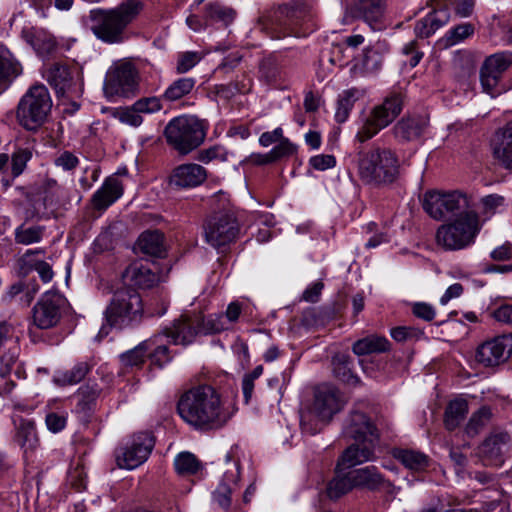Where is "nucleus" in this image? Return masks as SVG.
<instances>
[{"label": "nucleus", "instance_id": "nucleus-8", "mask_svg": "<svg viewBox=\"0 0 512 512\" xmlns=\"http://www.w3.org/2000/svg\"><path fill=\"white\" fill-rule=\"evenodd\" d=\"M421 202L423 210L436 221L474 210L473 196L462 190H427Z\"/></svg>", "mask_w": 512, "mask_h": 512}, {"label": "nucleus", "instance_id": "nucleus-51", "mask_svg": "<svg viewBox=\"0 0 512 512\" xmlns=\"http://www.w3.org/2000/svg\"><path fill=\"white\" fill-rule=\"evenodd\" d=\"M353 483L350 478V471L343 476L337 475L329 481L326 492L330 499H338L351 491Z\"/></svg>", "mask_w": 512, "mask_h": 512}, {"label": "nucleus", "instance_id": "nucleus-27", "mask_svg": "<svg viewBox=\"0 0 512 512\" xmlns=\"http://www.w3.org/2000/svg\"><path fill=\"white\" fill-rule=\"evenodd\" d=\"M428 125L421 116H408L399 120L392 128V133L399 143L414 141L422 136Z\"/></svg>", "mask_w": 512, "mask_h": 512}, {"label": "nucleus", "instance_id": "nucleus-24", "mask_svg": "<svg viewBox=\"0 0 512 512\" xmlns=\"http://www.w3.org/2000/svg\"><path fill=\"white\" fill-rule=\"evenodd\" d=\"M21 37L41 58L49 57L57 49L56 38L44 28L24 27Z\"/></svg>", "mask_w": 512, "mask_h": 512}, {"label": "nucleus", "instance_id": "nucleus-37", "mask_svg": "<svg viewBox=\"0 0 512 512\" xmlns=\"http://www.w3.org/2000/svg\"><path fill=\"white\" fill-rule=\"evenodd\" d=\"M138 247L144 254L162 257L165 253L164 235L159 230L144 231L138 238Z\"/></svg>", "mask_w": 512, "mask_h": 512}, {"label": "nucleus", "instance_id": "nucleus-29", "mask_svg": "<svg viewBox=\"0 0 512 512\" xmlns=\"http://www.w3.org/2000/svg\"><path fill=\"white\" fill-rule=\"evenodd\" d=\"M433 11L416 22L414 32L419 38H428L436 30L448 23L450 14L445 9L437 7L436 2L431 1Z\"/></svg>", "mask_w": 512, "mask_h": 512}, {"label": "nucleus", "instance_id": "nucleus-46", "mask_svg": "<svg viewBox=\"0 0 512 512\" xmlns=\"http://www.w3.org/2000/svg\"><path fill=\"white\" fill-rule=\"evenodd\" d=\"M355 7L370 25L378 22L384 12L383 0H356Z\"/></svg>", "mask_w": 512, "mask_h": 512}, {"label": "nucleus", "instance_id": "nucleus-62", "mask_svg": "<svg viewBox=\"0 0 512 512\" xmlns=\"http://www.w3.org/2000/svg\"><path fill=\"white\" fill-rule=\"evenodd\" d=\"M67 481L76 491L84 490L87 484V474L84 467L81 464L72 467L68 472Z\"/></svg>", "mask_w": 512, "mask_h": 512}, {"label": "nucleus", "instance_id": "nucleus-44", "mask_svg": "<svg viewBox=\"0 0 512 512\" xmlns=\"http://www.w3.org/2000/svg\"><path fill=\"white\" fill-rule=\"evenodd\" d=\"M394 455L406 468L413 471H423L429 466V457L420 451L401 449Z\"/></svg>", "mask_w": 512, "mask_h": 512}, {"label": "nucleus", "instance_id": "nucleus-60", "mask_svg": "<svg viewBox=\"0 0 512 512\" xmlns=\"http://www.w3.org/2000/svg\"><path fill=\"white\" fill-rule=\"evenodd\" d=\"M491 416V411L487 407L480 408L477 412H475L467 426H466V432L467 434L473 436L478 433V431L489 421Z\"/></svg>", "mask_w": 512, "mask_h": 512}, {"label": "nucleus", "instance_id": "nucleus-53", "mask_svg": "<svg viewBox=\"0 0 512 512\" xmlns=\"http://www.w3.org/2000/svg\"><path fill=\"white\" fill-rule=\"evenodd\" d=\"M206 19L214 22L230 24L234 20V11L219 3H210L206 6Z\"/></svg>", "mask_w": 512, "mask_h": 512}, {"label": "nucleus", "instance_id": "nucleus-42", "mask_svg": "<svg viewBox=\"0 0 512 512\" xmlns=\"http://www.w3.org/2000/svg\"><path fill=\"white\" fill-rule=\"evenodd\" d=\"M15 441L24 449L25 453L34 451L37 448L39 439L32 421L25 419L20 421L17 427Z\"/></svg>", "mask_w": 512, "mask_h": 512}, {"label": "nucleus", "instance_id": "nucleus-58", "mask_svg": "<svg viewBox=\"0 0 512 512\" xmlns=\"http://www.w3.org/2000/svg\"><path fill=\"white\" fill-rule=\"evenodd\" d=\"M202 59V55L195 51H186L178 54L176 73L184 74L195 67Z\"/></svg>", "mask_w": 512, "mask_h": 512}, {"label": "nucleus", "instance_id": "nucleus-19", "mask_svg": "<svg viewBox=\"0 0 512 512\" xmlns=\"http://www.w3.org/2000/svg\"><path fill=\"white\" fill-rule=\"evenodd\" d=\"M125 285L132 288L150 289L159 282L158 267L154 262L137 260L122 273Z\"/></svg>", "mask_w": 512, "mask_h": 512}, {"label": "nucleus", "instance_id": "nucleus-21", "mask_svg": "<svg viewBox=\"0 0 512 512\" xmlns=\"http://www.w3.org/2000/svg\"><path fill=\"white\" fill-rule=\"evenodd\" d=\"M379 442L354 441L340 455L336 469L341 471L376 459L375 448Z\"/></svg>", "mask_w": 512, "mask_h": 512}, {"label": "nucleus", "instance_id": "nucleus-16", "mask_svg": "<svg viewBox=\"0 0 512 512\" xmlns=\"http://www.w3.org/2000/svg\"><path fill=\"white\" fill-rule=\"evenodd\" d=\"M138 89L137 72L130 63L111 68L106 76L104 91L107 95L133 96Z\"/></svg>", "mask_w": 512, "mask_h": 512}, {"label": "nucleus", "instance_id": "nucleus-54", "mask_svg": "<svg viewBox=\"0 0 512 512\" xmlns=\"http://www.w3.org/2000/svg\"><path fill=\"white\" fill-rule=\"evenodd\" d=\"M382 63V54L373 48H367L363 52L359 65L366 73H375L380 70Z\"/></svg>", "mask_w": 512, "mask_h": 512}, {"label": "nucleus", "instance_id": "nucleus-55", "mask_svg": "<svg viewBox=\"0 0 512 512\" xmlns=\"http://www.w3.org/2000/svg\"><path fill=\"white\" fill-rule=\"evenodd\" d=\"M474 33V26L471 23H462L451 28L445 35L447 46H453L469 38Z\"/></svg>", "mask_w": 512, "mask_h": 512}, {"label": "nucleus", "instance_id": "nucleus-33", "mask_svg": "<svg viewBox=\"0 0 512 512\" xmlns=\"http://www.w3.org/2000/svg\"><path fill=\"white\" fill-rule=\"evenodd\" d=\"M95 365L93 358L77 361L70 369L57 372L53 381L62 387L76 385L85 379Z\"/></svg>", "mask_w": 512, "mask_h": 512}, {"label": "nucleus", "instance_id": "nucleus-50", "mask_svg": "<svg viewBox=\"0 0 512 512\" xmlns=\"http://www.w3.org/2000/svg\"><path fill=\"white\" fill-rule=\"evenodd\" d=\"M33 157V148L18 146L11 155V175L15 179L26 169L27 163Z\"/></svg>", "mask_w": 512, "mask_h": 512}, {"label": "nucleus", "instance_id": "nucleus-4", "mask_svg": "<svg viewBox=\"0 0 512 512\" xmlns=\"http://www.w3.org/2000/svg\"><path fill=\"white\" fill-rule=\"evenodd\" d=\"M482 226L483 221L476 210L462 212L437 228L435 242L444 251L466 249L474 245Z\"/></svg>", "mask_w": 512, "mask_h": 512}, {"label": "nucleus", "instance_id": "nucleus-10", "mask_svg": "<svg viewBox=\"0 0 512 512\" xmlns=\"http://www.w3.org/2000/svg\"><path fill=\"white\" fill-rule=\"evenodd\" d=\"M52 108L49 91L43 84L31 86L22 96L17 107V118L27 130L38 129L46 120Z\"/></svg>", "mask_w": 512, "mask_h": 512}, {"label": "nucleus", "instance_id": "nucleus-48", "mask_svg": "<svg viewBox=\"0 0 512 512\" xmlns=\"http://www.w3.org/2000/svg\"><path fill=\"white\" fill-rule=\"evenodd\" d=\"M154 340H144L133 349L120 355V360L125 367H141L145 359L148 358L147 352L149 350V344L153 343Z\"/></svg>", "mask_w": 512, "mask_h": 512}, {"label": "nucleus", "instance_id": "nucleus-20", "mask_svg": "<svg viewBox=\"0 0 512 512\" xmlns=\"http://www.w3.org/2000/svg\"><path fill=\"white\" fill-rule=\"evenodd\" d=\"M197 323L195 314H182L170 325L164 327L161 333L168 344L187 346L195 340L197 335H200Z\"/></svg>", "mask_w": 512, "mask_h": 512}, {"label": "nucleus", "instance_id": "nucleus-11", "mask_svg": "<svg viewBox=\"0 0 512 512\" xmlns=\"http://www.w3.org/2000/svg\"><path fill=\"white\" fill-rule=\"evenodd\" d=\"M142 314L143 304L140 294L129 288L116 290L104 311L106 322L110 326L119 328L140 322Z\"/></svg>", "mask_w": 512, "mask_h": 512}, {"label": "nucleus", "instance_id": "nucleus-63", "mask_svg": "<svg viewBox=\"0 0 512 512\" xmlns=\"http://www.w3.org/2000/svg\"><path fill=\"white\" fill-rule=\"evenodd\" d=\"M117 117L121 123L130 125L132 127H139L143 123V117L134 105L120 109L117 112Z\"/></svg>", "mask_w": 512, "mask_h": 512}, {"label": "nucleus", "instance_id": "nucleus-35", "mask_svg": "<svg viewBox=\"0 0 512 512\" xmlns=\"http://www.w3.org/2000/svg\"><path fill=\"white\" fill-rule=\"evenodd\" d=\"M391 344L385 336L368 335L354 342L352 351L358 356L379 354L390 350Z\"/></svg>", "mask_w": 512, "mask_h": 512}, {"label": "nucleus", "instance_id": "nucleus-47", "mask_svg": "<svg viewBox=\"0 0 512 512\" xmlns=\"http://www.w3.org/2000/svg\"><path fill=\"white\" fill-rule=\"evenodd\" d=\"M507 207L506 199L498 194H490L480 200V217L483 221L490 219L493 215L503 212Z\"/></svg>", "mask_w": 512, "mask_h": 512}, {"label": "nucleus", "instance_id": "nucleus-25", "mask_svg": "<svg viewBox=\"0 0 512 512\" xmlns=\"http://www.w3.org/2000/svg\"><path fill=\"white\" fill-rule=\"evenodd\" d=\"M101 388L97 384L87 383L80 386L76 392L77 403L74 413L83 423H88L93 415Z\"/></svg>", "mask_w": 512, "mask_h": 512}, {"label": "nucleus", "instance_id": "nucleus-49", "mask_svg": "<svg viewBox=\"0 0 512 512\" xmlns=\"http://www.w3.org/2000/svg\"><path fill=\"white\" fill-rule=\"evenodd\" d=\"M176 472L182 476L195 475L202 468L201 462L190 452H181L174 459Z\"/></svg>", "mask_w": 512, "mask_h": 512}, {"label": "nucleus", "instance_id": "nucleus-40", "mask_svg": "<svg viewBox=\"0 0 512 512\" xmlns=\"http://www.w3.org/2000/svg\"><path fill=\"white\" fill-rule=\"evenodd\" d=\"M363 96L361 90L350 88L339 94L335 111V120L344 123L352 111L354 104Z\"/></svg>", "mask_w": 512, "mask_h": 512}, {"label": "nucleus", "instance_id": "nucleus-14", "mask_svg": "<svg viewBox=\"0 0 512 512\" xmlns=\"http://www.w3.org/2000/svg\"><path fill=\"white\" fill-rule=\"evenodd\" d=\"M155 445L150 432L135 434L124 446L116 450V462L120 468L135 469L149 457Z\"/></svg>", "mask_w": 512, "mask_h": 512}, {"label": "nucleus", "instance_id": "nucleus-32", "mask_svg": "<svg viewBox=\"0 0 512 512\" xmlns=\"http://www.w3.org/2000/svg\"><path fill=\"white\" fill-rule=\"evenodd\" d=\"M46 79L58 96H65L72 92L75 85L70 68L60 63L53 64L47 70Z\"/></svg>", "mask_w": 512, "mask_h": 512}, {"label": "nucleus", "instance_id": "nucleus-59", "mask_svg": "<svg viewBox=\"0 0 512 512\" xmlns=\"http://www.w3.org/2000/svg\"><path fill=\"white\" fill-rule=\"evenodd\" d=\"M164 99L162 98V95L157 96H150V97H142L138 99L136 102L133 103L134 108L139 111V113L142 114H153L160 110H162L163 105L162 102Z\"/></svg>", "mask_w": 512, "mask_h": 512}, {"label": "nucleus", "instance_id": "nucleus-1", "mask_svg": "<svg viewBox=\"0 0 512 512\" xmlns=\"http://www.w3.org/2000/svg\"><path fill=\"white\" fill-rule=\"evenodd\" d=\"M180 417L196 430L211 431L224 427L233 416L219 391L202 384L184 392L177 404Z\"/></svg>", "mask_w": 512, "mask_h": 512}, {"label": "nucleus", "instance_id": "nucleus-6", "mask_svg": "<svg viewBox=\"0 0 512 512\" xmlns=\"http://www.w3.org/2000/svg\"><path fill=\"white\" fill-rule=\"evenodd\" d=\"M343 405L344 401L338 389L329 385L317 387L312 405L301 414L302 431L310 435L320 432Z\"/></svg>", "mask_w": 512, "mask_h": 512}, {"label": "nucleus", "instance_id": "nucleus-3", "mask_svg": "<svg viewBox=\"0 0 512 512\" xmlns=\"http://www.w3.org/2000/svg\"><path fill=\"white\" fill-rule=\"evenodd\" d=\"M213 211L203 223L205 241L220 250L234 242L240 232L235 211L225 193H218L212 198Z\"/></svg>", "mask_w": 512, "mask_h": 512}, {"label": "nucleus", "instance_id": "nucleus-52", "mask_svg": "<svg viewBox=\"0 0 512 512\" xmlns=\"http://www.w3.org/2000/svg\"><path fill=\"white\" fill-rule=\"evenodd\" d=\"M437 3V7L445 9L453 8L457 16L465 18L469 17L475 6V0H431Z\"/></svg>", "mask_w": 512, "mask_h": 512}, {"label": "nucleus", "instance_id": "nucleus-45", "mask_svg": "<svg viewBox=\"0 0 512 512\" xmlns=\"http://www.w3.org/2000/svg\"><path fill=\"white\" fill-rule=\"evenodd\" d=\"M195 316L198 320L197 324L200 335L217 334L229 329L223 314H210L206 317L195 314Z\"/></svg>", "mask_w": 512, "mask_h": 512}, {"label": "nucleus", "instance_id": "nucleus-43", "mask_svg": "<svg viewBox=\"0 0 512 512\" xmlns=\"http://www.w3.org/2000/svg\"><path fill=\"white\" fill-rule=\"evenodd\" d=\"M468 404L463 399L450 401L445 410L444 424L448 430H454L465 419Z\"/></svg>", "mask_w": 512, "mask_h": 512}, {"label": "nucleus", "instance_id": "nucleus-30", "mask_svg": "<svg viewBox=\"0 0 512 512\" xmlns=\"http://www.w3.org/2000/svg\"><path fill=\"white\" fill-rule=\"evenodd\" d=\"M22 73L21 62L5 45L0 44V88H8Z\"/></svg>", "mask_w": 512, "mask_h": 512}, {"label": "nucleus", "instance_id": "nucleus-2", "mask_svg": "<svg viewBox=\"0 0 512 512\" xmlns=\"http://www.w3.org/2000/svg\"><path fill=\"white\" fill-rule=\"evenodd\" d=\"M144 9L143 0H122L113 8H95L89 11V29L101 42L109 45L124 43L128 27Z\"/></svg>", "mask_w": 512, "mask_h": 512}, {"label": "nucleus", "instance_id": "nucleus-26", "mask_svg": "<svg viewBox=\"0 0 512 512\" xmlns=\"http://www.w3.org/2000/svg\"><path fill=\"white\" fill-rule=\"evenodd\" d=\"M492 146L494 157L512 172V119L496 131Z\"/></svg>", "mask_w": 512, "mask_h": 512}, {"label": "nucleus", "instance_id": "nucleus-64", "mask_svg": "<svg viewBox=\"0 0 512 512\" xmlns=\"http://www.w3.org/2000/svg\"><path fill=\"white\" fill-rule=\"evenodd\" d=\"M296 151L297 146L293 144L288 138L282 136V138L279 140V143L270 150V153L272 159H274V162H276L283 157H288L295 154Z\"/></svg>", "mask_w": 512, "mask_h": 512}, {"label": "nucleus", "instance_id": "nucleus-36", "mask_svg": "<svg viewBox=\"0 0 512 512\" xmlns=\"http://www.w3.org/2000/svg\"><path fill=\"white\" fill-rule=\"evenodd\" d=\"M164 335L159 332L153 335L148 340H154L153 343L149 344V350L147 352L148 359L152 366L157 368H163L165 365L170 363L173 359V354L169 349L168 345L164 343Z\"/></svg>", "mask_w": 512, "mask_h": 512}, {"label": "nucleus", "instance_id": "nucleus-17", "mask_svg": "<svg viewBox=\"0 0 512 512\" xmlns=\"http://www.w3.org/2000/svg\"><path fill=\"white\" fill-rule=\"evenodd\" d=\"M512 354V333L493 337L478 346L476 360L485 367L505 363Z\"/></svg>", "mask_w": 512, "mask_h": 512}, {"label": "nucleus", "instance_id": "nucleus-9", "mask_svg": "<svg viewBox=\"0 0 512 512\" xmlns=\"http://www.w3.org/2000/svg\"><path fill=\"white\" fill-rule=\"evenodd\" d=\"M164 136L171 147L186 155L204 142L206 125L195 116L174 117L166 125Z\"/></svg>", "mask_w": 512, "mask_h": 512}, {"label": "nucleus", "instance_id": "nucleus-18", "mask_svg": "<svg viewBox=\"0 0 512 512\" xmlns=\"http://www.w3.org/2000/svg\"><path fill=\"white\" fill-rule=\"evenodd\" d=\"M343 436L353 441L379 442L380 433L375 423L365 413L352 410L344 421Z\"/></svg>", "mask_w": 512, "mask_h": 512}, {"label": "nucleus", "instance_id": "nucleus-31", "mask_svg": "<svg viewBox=\"0 0 512 512\" xmlns=\"http://www.w3.org/2000/svg\"><path fill=\"white\" fill-rule=\"evenodd\" d=\"M123 194L121 182L116 177L107 178L102 186L93 194V206L97 210H104L112 205Z\"/></svg>", "mask_w": 512, "mask_h": 512}, {"label": "nucleus", "instance_id": "nucleus-13", "mask_svg": "<svg viewBox=\"0 0 512 512\" xmlns=\"http://www.w3.org/2000/svg\"><path fill=\"white\" fill-rule=\"evenodd\" d=\"M512 65V52H498L484 60L480 68V83L483 92L495 98L504 92L501 79L504 72Z\"/></svg>", "mask_w": 512, "mask_h": 512}, {"label": "nucleus", "instance_id": "nucleus-56", "mask_svg": "<svg viewBox=\"0 0 512 512\" xmlns=\"http://www.w3.org/2000/svg\"><path fill=\"white\" fill-rule=\"evenodd\" d=\"M46 254L45 248H35L28 249L25 253L18 259V266L22 273L28 274L37 266L38 262H42V260L37 259V255L44 256Z\"/></svg>", "mask_w": 512, "mask_h": 512}, {"label": "nucleus", "instance_id": "nucleus-57", "mask_svg": "<svg viewBox=\"0 0 512 512\" xmlns=\"http://www.w3.org/2000/svg\"><path fill=\"white\" fill-rule=\"evenodd\" d=\"M334 375L341 381L349 382L354 378L351 372V360L347 355H337L332 360Z\"/></svg>", "mask_w": 512, "mask_h": 512}, {"label": "nucleus", "instance_id": "nucleus-38", "mask_svg": "<svg viewBox=\"0 0 512 512\" xmlns=\"http://www.w3.org/2000/svg\"><path fill=\"white\" fill-rule=\"evenodd\" d=\"M197 83L194 77H179L173 80L165 89L162 98L165 102H177L188 96L195 88Z\"/></svg>", "mask_w": 512, "mask_h": 512}, {"label": "nucleus", "instance_id": "nucleus-7", "mask_svg": "<svg viewBox=\"0 0 512 512\" xmlns=\"http://www.w3.org/2000/svg\"><path fill=\"white\" fill-rule=\"evenodd\" d=\"M310 14L305 6L284 5L271 12L263 24L272 39H282L288 36L305 37L311 31Z\"/></svg>", "mask_w": 512, "mask_h": 512}, {"label": "nucleus", "instance_id": "nucleus-41", "mask_svg": "<svg viewBox=\"0 0 512 512\" xmlns=\"http://www.w3.org/2000/svg\"><path fill=\"white\" fill-rule=\"evenodd\" d=\"M46 232V227L43 225H26L22 223L14 230V240L19 245H33L40 243Z\"/></svg>", "mask_w": 512, "mask_h": 512}, {"label": "nucleus", "instance_id": "nucleus-5", "mask_svg": "<svg viewBox=\"0 0 512 512\" xmlns=\"http://www.w3.org/2000/svg\"><path fill=\"white\" fill-rule=\"evenodd\" d=\"M358 173L360 178L373 185L393 183L399 174V160L395 152L389 148L372 146L359 153Z\"/></svg>", "mask_w": 512, "mask_h": 512}, {"label": "nucleus", "instance_id": "nucleus-61", "mask_svg": "<svg viewBox=\"0 0 512 512\" xmlns=\"http://www.w3.org/2000/svg\"><path fill=\"white\" fill-rule=\"evenodd\" d=\"M197 160L202 163H209L213 160H220L225 162L228 160V152L220 145H214L209 148L200 150L197 155Z\"/></svg>", "mask_w": 512, "mask_h": 512}, {"label": "nucleus", "instance_id": "nucleus-28", "mask_svg": "<svg viewBox=\"0 0 512 512\" xmlns=\"http://www.w3.org/2000/svg\"><path fill=\"white\" fill-rule=\"evenodd\" d=\"M350 478L353 483V488L367 489L370 491H376L386 483L390 485V482L386 481L379 469L373 465L351 470Z\"/></svg>", "mask_w": 512, "mask_h": 512}, {"label": "nucleus", "instance_id": "nucleus-34", "mask_svg": "<svg viewBox=\"0 0 512 512\" xmlns=\"http://www.w3.org/2000/svg\"><path fill=\"white\" fill-rule=\"evenodd\" d=\"M26 198L31 208L26 210L25 220L31 221L33 219H42L50 201L46 189L42 186L34 187L27 192Z\"/></svg>", "mask_w": 512, "mask_h": 512}, {"label": "nucleus", "instance_id": "nucleus-23", "mask_svg": "<svg viewBox=\"0 0 512 512\" xmlns=\"http://www.w3.org/2000/svg\"><path fill=\"white\" fill-rule=\"evenodd\" d=\"M207 178L206 169L196 163H185L175 167L169 183L177 189H190L200 186Z\"/></svg>", "mask_w": 512, "mask_h": 512}, {"label": "nucleus", "instance_id": "nucleus-39", "mask_svg": "<svg viewBox=\"0 0 512 512\" xmlns=\"http://www.w3.org/2000/svg\"><path fill=\"white\" fill-rule=\"evenodd\" d=\"M237 477H238V468L236 469V473H228L224 474L223 481L218 485V487L213 492V500L217 503L222 509L227 510L232 503V493L237 486Z\"/></svg>", "mask_w": 512, "mask_h": 512}, {"label": "nucleus", "instance_id": "nucleus-22", "mask_svg": "<svg viewBox=\"0 0 512 512\" xmlns=\"http://www.w3.org/2000/svg\"><path fill=\"white\" fill-rule=\"evenodd\" d=\"M510 436L504 431L492 432L480 445L479 454L485 465L500 466L508 450Z\"/></svg>", "mask_w": 512, "mask_h": 512}, {"label": "nucleus", "instance_id": "nucleus-12", "mask_svg": "<svg viewBox=\"0 0 512 512\" xmlns=\"http://www.w3.org/2000/svg\"><path fill=\"white\" fill-rule=\"evenodd\" d=\"M403 99L401 95L394 94L387 97L381 104L376 105L365 119L362 127L356 134V139L364 143L372 139L382 129L388 127L401 113Z\"/></svg>", "mask_w": 512, "mask_h": 512}, {"label": "nucleus", "instance_id": "nucleus-15", "mask_svg": "<svg viewBox=\"0 0 512 512\" xmlns=\"http://www.w3.org/2000/svg\"><path fill=\"white\" fill-rule=\"evenodd\" d=\"M66 299L57 292H46L33 307V323L39 329L55 327L61 320Z\"/></svg>", "mask_w": 512, "mask_h": 512}]
</instances>
